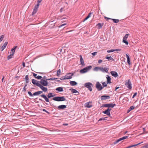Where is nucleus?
<instances>
[{"mask_svg":"<svg viewBox=\"0 0 148 148\" xmlns=\"http://www.w3.org/2000/svg\"><path fill=\"white\" fill-rule=\"evenodd\" d=\"M32 82L35 85L40 87L44 92H46L47 91V88L42 85L40 83L39 81H38L35 79H32Z\"/></svg>","mask_w":148,"mask_h":148,"instance_id":"f257e3e1","label":"nucleus"},{"mask_svg":"<svg viewBox=\"0 0 148 148\" xmlns=\"http://www.w3.org/2000/svg\"><path fill=\"white\" fill-rule=\"evenodd\" d=\"M92 68V66H88L83 69H81L80 71V72L81 73H85L89 70L90 69Z\"/></svg>","mask_w":148,"mask_h":148,"instance_id":"f03ea898","label":"nucleus"},{"mask_svg":"<svg viewBox=\"0 0 148 148\" xmlns=\"http://www.w3.org/2000/svg\"><path fill=\"white\" fill-rule=\"evenodd\" d=\"M73 75V73H69L65 76L64 77H62L60 79L62 80L70 79L72 78V76Z\"/></svg>","mask_w":148,"mask_h":148,"instance_id":"7ed1b4c3","label":"nucleus"},{"mask_svg":"<svg viewBox=\"0 0 148 148\" xmlns=\"http://www.w3.org/2000/svg\"><path fill=\"white\" fill-rule=\"evenodd\" d=\"M125 84L127 88H128L130 90H131L132 88V83L130 79H129L125 82Z\"/></svg>","mask_w":148,"mask_h":148,"instance_id":"20e7f679","label":"nucleus"},{"mask_svg":"<svg viewBox=\"0 0 148 148\" xmlns=\"http://www.w3.org/2000/svg\"><path fill=\"white\" fill-rule=\"evenodd\" d=\"M84 86L85 87L88 88V89L90 91H91L92 90V84L90 82L86 83Z\"/></svg>","mask_w":148,"mask_h":148,"instance_id":"39448f33","label":"nucleus"},{"mask_svg":"<svg viewBox=\"0 0 148 148\" xmlns=\"http://www.w3.org/2000/svg\"><path fill=\"white\" fill-rule=\"evenodd\" d=\"M47 80H47V79L45 80L42 79L40 81V83L43 86H46L48 85V83L47 81Z\"/></svg>","mask_w":148,"mask_h":148,"instance_id":"423d86ee","label":"nucleus"},{"mask_svg":"<svg viewBox=\"0 0 148 148\" xmlns=\"http://www.w3.org/2000/svg\"><path fill=\"white\" fill-rule=\"evenodd\" d=\"M96 87L98 91L101 90L103 88L99 82H97L96 85Z\"/></svg>","mask_w":148,"mask_h":148,"instance_id":"0eeeda50","label":"nucleus"},{"mask_svg":"<svg viewBox=\"0 0 148 148\" xmlns=\"http://www.w3.org/2000/svg\"><path fill=\"white\" fill-rule=\"evenodd\" d=\"M129 35V34H125L124 37H123V42L124 43H125L127 45H128V42L126 41V40Z\"/></svg>","mask_w":148,"mask_h":148,"instance_id":"6e6552de","label":"nucleus"},{"mask_svg":"<svg viewBox=\"0 0 148 148\" xmlns=\"http://www.w3.org/2000/svg\"><path fill=\"white\" fill-rule=\"evenodd\" d=\"M39 5L37 4L36 5H35L34 9L33 12L32 13V15H34L38 11V8Z\"/></svg>","mask_w":148,"mask_h":148,"instance_id":"1a4fd4ad","label":"nucleus"},{"mask_svg":"<svg viewBox=\"0 0 148 148\" xmlns=\"http://www.w3.org/2000/svg\"><path fill=\"white\" fill-rule=\"evenodd\" d=\"M85 107L90 108L92 106V102H89L85 103L84 105Z\"/></svg>","mask_w":148,"mask_h":148,"instance_id":"9d476101","label":"nucleus"},{"mask_svg":"<svg viewBox=\"0 0 148 148\" xmlns=\"http://www.w3.org/2000/svg\"><path fill=\"white\" fill-rule=\"evenodd\" d=\"M111 110V109L108 108L106 110L103 112V113L106 114L108 116H110V111Z\"/></svg>","mask_w":148,"mask_h":148,"instance_id":"9b49d317","label":"nucleus"},{"mask_svg":"<svg viewBox=\"0 0 148 148\" xmlns=\"http://www.w3.org/2000/svg\"><path fill=\"white\" fill-rule=\"evenodd\" d=\"M116 105L115 104L109 103L106 104L104 105V106L106 107H111L113 108L114 106H115Z\"/></svg>","mask_w":148,"mask_h":148,"instance_id":"f8f14e48","label":"nucleus"},{"mask_svg":"<svg viewBox=\"0 0 148 148\" xmlns=\"http://www.w3.org/2000/svg\"><path fill=\"white\" fill-rule=\"evenodd\" d=\"M127 138V136H124L122 138H120L119 139L117 140H116L114 143V144H116L118 143L120 141L123 140L124 139H125L126 138Z\"/></svg>","mask_w":148,"mask_h":148,"instance_id":"ddd939ff","label":"nucleus"},{"mask_svg":"<svg viewBox=\"0 0 148 148\" xmlns=\"http://www.w3.org/2000/svg\"><path fill=\"white\" fill-rule=\"evenodd\" d=\"M110 97L109 96L103 95L101 97V100H106L109 99Z\"/></svg>","mask_w":148,"mask_h":148,"instance_id":"4468645a","label":"nucleus"},{"mask_svg":"<svg viewBox=\"0 0 148 148\" xmlns=\"http://www.w3.org/2000/svg\"><path fill=\"white\" fill-rule=\"evenodd\" d=\"M99 70L103 72H108V70L107 68L105 67L104 68L102 67H100Z\"/></svg>","mask_w":148,"mask_h":148,"instance_id":"2eb2a0df","label":"nucleus"},{"mask_svg":"<svg viewBox=\"0 0 148 148\" xmlns=\"http://www.w3.org/2000/svg\"><path fill=\"white\" fill-rule=\"evenodd\" d=\"M110 73L112 75L115 77H116L118 76V74L116 71H112Z\"/></svg>","mask_w":148,"mask_h":148,"instance_id":"dca6fc26","label":"nucleus"},{"mask_svg":"<svg viewBox=\"0 0 148 148\" xmlns=\"http://www.w3.org/2000/svg\"><path fill=\"white\" fill-rule=\"evenodd\" d=\"M8 42H5L2 46L1 48V51H2L4 49H5L7 45L8 44Z\"/></svg>","mask_w":148,"mask_h":148,"instance_id":"f3484780","label":"nucleus"},{"mask_svg":"<svg viewBox=\"0 0 148 148\" xmlns=\"http://www.w3.org/2000/svg\"><path fill=\"white\" fill-rule=\"evenodd\" d=\"M41 96L43 98L46 102H49V99L48 98H47L46 96L44 94H42L41 95Z\"/></svg>","mask_w":148,"mask_h":148,"instance_id":"a211bd4d","label":"nucleus"},{"mask_svg":"<svg viewBox=\"0 0 148 148\" xmlns=\"http://www.w3.org/2000/svg\"><path fill=\"white\" fill-rule=\"evenodd\" d=\"M106 78L107 79V84H111V78L110 77V76L109 75H107V76L106 77Z\"/></svg>","mask_w":148,"mask_h":148,"instance_id":"6ab92c4d","label":"nucleus"},{"mask_svg":"<svg viewBox=\"0 0 148 148\" xmlns=\"http://www.w3.org/2000/svg\"><path fill=\"white\" fill-rule=\"evenodd\" d=\"M103 25V23H99L97 24L96 26H97V28L100 29L101 28Z\"/></svg>","mask_w":148,"mask_h":148,"instance_id":"aec40b11","label":"nucleus"},{"mask_svg":"<svg viewBox=\"0 0 148 148\" xmlns=\"http://www.w3.org/2000/svg\"><path fill=\"white\" fill-rule=\"evenodd\" d=\"M126 55L127 58V62L128 63L129 65H130L131 63L129 56L127 54H126Z\"/></svg>","mask_w":148,"mask_h":148,"instance_id":"412c9836","label":"nucleus"},{"mask_svg":"<svg viewBox=\"0 0 148 148\" xmlns=\"http://www.w3.org/2000/svg\"><path fill=\"white\" fill-rule=\"evenodd\" d=\"M79 57L80 58V61L81 62V64L82 65H84V61L82 58V56L81 55H80L79 56Z\"/></svg>","mask_w":148,"mask_h":148,"instance_id":"4be33fe9","label":"nucleus"},{"mask_svg":"<svg viewBox=\"0 0 148 148\" xmlns=\"http://www.w3.org/2000/svg\"><path fill=\"white\" fill-rule=\"evenodd\" d=\"M66 108V106L65 105H61L58 106V108L59 109H63Z\"/></svg>","mask_w":148,"mask_h":148,"instance_id":"5701e85b","label":"nucleus"},{"mask_svg":"<svg viewBox=\"0 0 148 148\" xmlns=\"http://www.w3.org/2000/svg\"><path fill=\"white\" fill-rule=\"evenodd\" d=\"M42 93V91H39L36 92H35L33 94L34 95H38L40 94H41Z\"/></svg>","mask_w":148,"mask_h":148,"instance_id":"b1692460","label":"nucleus"},{"mask_svg":"<svg viewBox=\"0 0 148 148\" xmlns=\"http://www.w3.org/2000/svg\"><path fill=\"white\" fill-rule=\"evenodd\" d=\"M70 84L71 86H74L77 84V83L74 81H71L70 82Z\"/></svg>","mask_w":148,"mask_h":148,"instance_id":"393cba45","label":"nucleus"},{"mask_svg":"<svg viewBox=\"0 0 148 148\" xmlns=\"http://www.w3.org/2000/svg\"><path fill=\"white\" fill-rule=\"evenodd\" d=\"M70 90H71V92H72V93H78V92L75 89H74L73 88H71L70 89Z\"/></svg>","mask_w":148,"mask_h":148,"instance_id":"a878e982","label":"nucleus"},{"mask_svg":"<svg viewBox=\"0 0 148 148\" xmlns=\"http://www.w3.org/2000/svg\"><path fill=\"white\" fill-rule=\"evenodd\" d=\"M106 58L110 61H112L114 60V59H113L111 56L106 57Z\"/></svg>","mask_w":148,"mask_h":148,"instance_id":"bb28decb","label":"nucleus"},{"mask_svg":"<svg viewBox=\"0 0 148 148\" xmlns=\"http://www.w3.org/2000/svg\"><path fill=\"white\" fill-rule=\"evenodd\" d=\"M53 99V100L57 101H60V97H54Z\"/></svg>","mask_w":148,"mask_h":148,"instance_id":"cd10ccee","label":"nucleus"},{"mask_svg":"<svg viewBox=\"0 0 148 148\" xmlns=\"http://www.w3.org/2000/svg\"><path fill=\"white\" fill-rule=\"evenodd\" d=\"M28 79H29L28 75H27L25 76V79L26 83L27 84L29 82Z\"/></svg>","mask_w":148,"mask_h":148,"instance_id":"c85d7f7f","label":"nucleus"},{"mask_svg":"<svg viewBox=\"0 0 148 148\" xmlns=\"http://www.w3.org/2000/svg\"><path fill=\"white\" fill-rule=\"evenodd\" d=\"M16 47H17V46H15L11 50V51L12 53V54H13V55L14 54V52L15 51V49Z\"/></svg>","mask_w":148,"mask_h":148,"instance_id":"c756f323","label":"nucleus"},{"mask_svg":"<svg viewBox=\"0 0 148 148\" xmlns=\"http://www.w3.org/2000/svg\"><path fill=\"white\" fill-rule=\"evenodd\" d=\"M92 14L90 12L88 16L84 19V21L86 20H87L89 18H90V16Z\"/></svg>","mask_w":148,"mask_h":148,"instance_id":"7c9ffc66","label":"nucleus"},{"mask_svg":"<svg viewBox=\"0 0 148 148\" xmlns=\"http://www.w3.org/2000/svg\"><path fill=\"white\" fill-rule=\"evenodd\" d=\"M56 90L58 91L62 92L63 91V88L62 87H58L56 89Z\"/></svg>","mask_w":148,"mask_h":148,"instance_id":"2f4dec72","label":"nucleus"},{"mask_svg":"<svg viewBox=\"0 0 148 148\" xmlns=\"http://www.w3.org/2000/svg\"><path fill=\"white\" fill-rule=\"evenodd\" d=\"M47 97L48 98H50L53 97L54 96L52 95V93H50L48 94Z\"/></svg>","mask_w":148,"mask_h":148,"instance_id":"473e14b6","label":"nucleus"},{"mask_svg":"<svg viewBox=\"0 0 148 148\" xmlns=\"http://www.w3.org/2000/svg\"><path fill=\"white\" fill-rule=\"evenodd\" d=\"M60 101H64L66 99L64 97H60Z\"/></svg>","mask_w":148,"mask_h":148,"instance_id":"72a5a7b5","label":"nucleus"},{"mask_svg":"<svg viewBox=\"0 0 148 148\" xmlns=\"http://www.w3.org/2000/svg\"><path fill=\"white\" fill-rule=\"evenodd\" d=\"M111 20H112L113 22L114 23H118L119 21V20L118 19H111Z\"/></svg>","mask_w":148,"mask_h":148,"instance_id":"f704fd0d","label":"nucleus"},{"mask_svg":"<svg viewBox=\"0 0 148 148\" xmlns=\"http://www.w3.org/2000/svg\"><path fill=\"white\" fill-rule=\"evenodd\" d=\"M101 83L103 85V87H106L107 86V83H106V82H101Z\"/></svg>","mask_w":148,"mask_h":148,"instance_id":"c9c22d12","label":"nucleus"},{"mask_svg":"<svg viewBox=\"0 0 148 148\" xmlns=\"http://www.w3.org/2000/svg\"><path fill=\"white\" fill-rule=\"evenodd\" d=\"M61 73V71L60 69H59L58 70L57 72V76H59L60 75Z\"/></svg>","mask_w":148,"mask_h":148,"instance_id":"e433bc0d","label":"nucleus"},{"mask_svg":"<svg viewBox=\"0 0 148 148\" xmlns=\"http://www.w3.org/2000/svg\"><path fill=\"white\" fill-rule=\"evenodd\" d=\"M100 67H95L94 69V70L95 71H97L98 70H99V68Z\"/></svg>","mask_w":148,"mask_h":148,"instance_id":"4c0bfd02","label":"nucleus"},{"mask_svg":"<svg viewBox=\"0 0 148 148\" xmlns=\"http://www.w3.org/2000/svg\"><path fill=\"white\" fill-rule=\"evenodd\" d=\"M115 50L114 49H111V50H109L107 51V52L108 53H110V52H112L114 51Z\"/></svg>","mask_w":148,"mask_h":148,"instance_id":"58836bf2","label":"nucleus"},{"mask_svg":"<svg viewBox=\"0 0 148 148\" xmlns=\"http://www.w3.org/2000/svg\"><path fill=\"white\" fill-rule=\"evenodd\" d=\"M134 108V107L133 106H131L129 109V110L128 111L129 112L131 110H133Z\"/></svg>","mask_w":148,"mask_h":148,"instance_id":"ea45409f","label":"nucleus"},{"mask_svg":"<svg viewBox=\"0 0 148 148\" xmlns=\"http://www.w3.org/2000/svg\"><path fill=\"white\" fill-rule=\"evenodd\" d=\"M107 117H105V118H102L100 119L99 120V121L101 120H106L107 119Z\"/></svg>","mask_w":148,"mask_h":148,"instance_id":"a19ab883","label":"nucleus"},{"mask_svg":"<svg viewBox=\"0 0 148 148\" xmlns=\"http://www.w3.org/2000/svg\"><path fill=\"white\" fill-rule=\"evenodd\" d=\"M13 54H12L9 55L8 57V59L9 60L11 58H12V56H13Z\"/></svg>","mask_w":148,"mask_h":148,"instance_id":"79ce46f5","label":"nucleus"},{"mask_svg":"<svg viewBox=\"0 0 148 148\" xmlns=\"http://www.w3.org/2000/svg\"><path fill=\"white\" fill-rule=\"evenodd\" d=\"M4 37V36L3 35H2L1 36H0V41H1L3 39Z\"/></svg>","mask_w":148,"mask_h":148,"instance_id":"37998d69","label":"nucleus"},{"mask_svg":"<svg viewBox=\"0 0 148 148\" xmlns=\"http://www.w3.org/2000/svg\"><path fill=\"white\" fill-rule=\"evenodd\" d=\"M143 130L144 131L143 133L144 134H147L148 133V132L146 131L145 128H143Z\"/></svg>","mask_w":148,"mask_h":148,"instance_id":"c03bdc74","label":"nucleus"},{"mask_svg":"<svg viewBox=\"0 0 148 148\" xmlns=\"http://www.w3.org/2000/svg\"><path fill=\"white\" fill-rule=\"evenodd\" d=\"M42 78V77L41 76H38L37 77H36V78L38 79H40Z\"/></svg>","mask_w":148,"mask_h":148,"instance_id":"a18cd8bd","label":"nucleus"},{"mask_svg":"<svg viewBox=\"0 0 148 148\" xmlns=\"http://www.w3.org/2000/svg\"><path fill=\"white\" fill-rule=\"evenodd\" d=\"M28 93L29 94V95H30L31 96H32L33 95H34L33 94L32 95V93L30 91L28 92Z\"/></svg>","mask_w":148,"mask_h":148,"instance_id":"49530a36","label":"nucleus"},{"mask_svg":"<svg viewBox=\"0 0 148 148\" xmlns=\"http://www.w3.org/2000/svg\"><path fill=\"white\" fill-rule=\"evenodd\" d=\"M56 79L55 78H50V79H47V80H54L55 79Z\"/></svg>","mask_w":148,"mask_h":148,"instance_id":"de8ad7c7","label":"nucleus"},{"mask_svg":"<svg viewBox=\"0 0 148 148\" xmlns=\"http://www.w3.org/2000/svg\"><path fill=\"white\" fill-rule=\"evenodd\" d=\"M42 111H44V112H46L47 114H50V113L49 112H48L47 111V110H45V109H42Z\"/></svg>","mask_w":148,"mask_h":148,"instance_id":"09e8293b","label":"nucleus"},{"mask_svg":"<svg viewBox=\"0 0 148 148\" xmlns=\"http://www.w3.org/2000/svg\"><path fill=\"white\" fill-rule=\"evenodd\" d=\"M97 52H93V53H92V54L93 56H95L97 54Z\"/></svg>","mask_w":148,"mask_h":148,"instance_id":"8fccbe9b","label":"nucleus"},{"mask_svg":"<svg viewBox=\"0 0 148 148\" xmlns=\"http://www.w3.org/2000/svg\"><path fill=\"white\" fill-rule=\"evenodd\" d=\"M66 25V23H64V24H62L61 25H60L59 26V27H61L65 25Z\"/></svg>","mask_w":148,"mask_h":148,"instance_id":"3c124183","label":"nucleus"},{"mask_svg":"<svg viewBox=\"0 0 148 148\" xmlns=\"http://www.w3.org/2000/svg\"><path fill=\"white\" fill-rule=\"evenodd\" d=\"M102 62V60H99L98 61V63L99 64H100Z\"/></svg>","mask_w":148,"mask_h":148,"instance_id":"603ef678","label":"nucleus"},{"mask_svg":"<svg viewBox=\"0 0 148 148\" xmlns=\"http://www.w3.org/2000/svg\"><path fill=\"white\" fill-rule=\"evenodd\" d=\"M142 148H148V145L144 146L142 147Z\"/></svg>","mask_w":148,"mask_h":148,"instance_id":"864d4df0","label":"nucleus"},{"mask_svg":"<svg viewBox=\"0 0 148 148\" xmlns=\"http://www.w3.org/2000/svg\"><path fill=\"white\" fill-rule=\"evenodd\" d=\"M42 0H38V4H38L39 5V3H40Z\"/></svg>","mask_w":148,"mask_h":148,"instance_id":"5fc2aeb1","label":"nucleus"},{"mask_svg":"<svg viewBox=\"0 0 148 148\" xmlns=\"http://www.w3.org/2000/svg\"><path fill=\"white\" fill-rule=\"evenodd\" d=\"M137 92H136L135 93L134 95H133V97H132V98H134L137 95Z\"/></svg>","mask_w":148,"mask_h":148,"instance_id":"6e6d98bb","label":"nucleus"},{"mask_svg":"<svg viewBox=\"0 0 148 148\" xmlns=\"http://www.w3.org/2000/svg\"><path fill=\"white\" fill-rule=\"evenodd\" d=\"M104 18L105 19H107V20H108V19H111H111H112V18H109L107 17L106 16H104Z\"/></svg>","mask_w":148,"mask_h":148,"instance_id":"4d7b16f0","label":"nucleus"},{"mask_svg":"<svg viewBox=\"0 0 148 148\" xmlns=\"http://www.w3.org/2000/svg\"><path fill=\"white\" fill-rule=\"evenodd\" d=\"M33 75L34 77H36V76L37 75V74H35V73H33Z\"/></svg>","mask_w":148,"mask_h":148,"instance_id":"13d9d810","label":"nucleus"},{"mask_svg":"<svg viewBox=\"0 0 148 148\" xmlns=\"http://www.w3.org/2000/svg\"><path fill=\"white\" fill-rule=\"evenodd\" d=\"M121 49H114V50H115V51H121Z\"/></svg>","mask_w":148,"mask_h":148,"instance_id":"bf43d9fd","label":"nucleus"},{"mask_svg":"<svg viewBox=\"0 0 148 148\" xmlns=\"http://www.w3.org/2000/svg\"><path fill=\"white\" fill-rule=\"evenodd\" d=\"M63 125H65V126H67V125H68V124H67V123L63 124Z\"/></svg>","mask_w":148,"mask_h":148,"instance_id":"052dcab7","label":"nucleus"},{"mask_svg":"<svg viewBox=\"0 0 148 148\" xmlns=\"http://www.w3.org/2000/svg\"><path fill=\"white\" fill-rule=\"evenodd\" d=\"M119 87H116L115 90H116L117 89H119Z\"/></svg>","mask_w":148,"mask_h":148,"instance_id":"680f3d73","label":"nucleus"},{"mask_svg":"<svg viewBox=\"0 0 148 148\" xmlns=\"http://www.w3.org/2000/svg\"><path fill=\"white\" fill-rule=\"evenodd\" d=\"M23 67H24L25 66V64L24 62H23Z\"/></svg>","mask_w":148,"mask_h":148,"instance_id":"e2e57ef3","label":"nucleus"},{"mask_svg":"<svg viewBox=\"0 0 148 148\" xmlns=\"http://www.w3.org/2000/svg\"><path fill=\"white\" fill-rule=\"evenodd\" d=\"M23 90L24 91H25L26 90V88L25 87H24L23 88Z\"/></svg>","mask_w":148,"mask_h":148,"instance_id":"0e129e2a","label":"nucleus"},{"mask_svg":"<svg viewBox=\"0 0 148 148\" xmlns=\"http://www.w3.org/2000/svg\"><path fill=\"white\" fill-rule=\"evenodd\" d=\"M4 76H3V78H2V82H3V79H4Z\"/></svg>","mask_w":148,"mask_h":148,"instance_id":"69168bd1","label":"nucleus"},{"mask_svg":"<svg viewBox=\"0 0 148 148\" xmlns=\"http://www.w3.org/2000/svg\"><path fill=\"white\" fill-rule=\"evenodd\" d=\"M127 131H126L125 132V134H126V133H127Z\"/></svg>","mask_w":148,"mask_h":148,"instance_id":"338daca9","label":"nucleus"},{"mask_svg":"<svg viewBox=\"0 0 148 148\" xmlns=\"http://www.w3.org/2000/svg\"><path fill=\"white\" fill-rule=\"evenodd\" d=\"M27 86V84H25L24 86V87H26V86Z\"/></svg>","mask_w":148,"mask_h":148,"instance_id":"774afa93","label":"nucleus"}]
</instances>
